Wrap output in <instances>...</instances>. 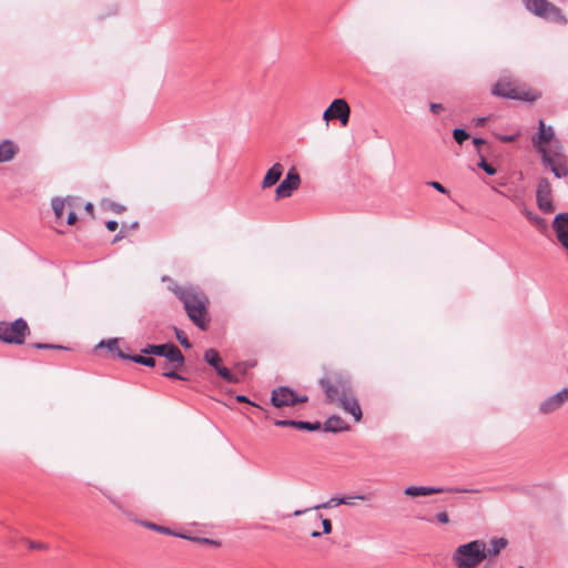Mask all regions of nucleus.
Segmentation results:
<instances>
[{
	"label": "nucleus",
	"mask_w": 568,
	"mask_h": 568,
	"mask_svg": "<svg viewBox=\"0 0 568 568\" xmlns=\"http://www.w3.org/2000/svg\"><path fill=\"white\" fill-rule=\"evenodd\" d=\"M342 501H343V499H338L337 496H333L328 500H326L322 504L310 507V509L320 510V509L333 508V507L341 506Z\"/></svg>",
	"instance_id": "28"
},
{
	"label": "nucleus",
	"mask_w": 568,
	"mask_h": 568,
	"mask_svg": "<svg viewBox=\"0 0 568 568\" xmlns=\"http://www.w3.org/2000/svg\"><path fill=\"white\" fill-rule=\"evenodd\" d=\"M110 206L111 210L115 213H122L125 211V206L116 202H112Z\"/></svg>",
	"instance_id": "50"
},
{
	"label": "nucleus",
	"mask_w": 568,
	"mask_h": 568,
	"mask_svg": "<svg viewBox=\"0 0 568 568\" xmlns=\"http://www.w3.org/2000/svg\"><path fill=\"white\" fill-rule=\"evenodd\" d=\"M351 109L346 100L342 98L334 99L328 108L323 113V120L328 122L336 119L341 122L342 126H346L349 121Z\"/></svg>",
	"instance_id": "11"
},
{
	"label": "nucleus",
	"mask_w": 568,
	"mask_h": 568,
	"mask_svg": "<svg viewBox=\"0 0 568 568\" xmlns=\"http://www.w3.org/2000/svg\"><path fill=\"white\" fill-rule=\"evenodd\" d=\"M301 185V175L297 170L293 166L288 169L285 178L278 183L275 189L276 200L290 197L295 190Z\"/></svg>",
	"instance_id": "13"
},
{
	"label": "nucleus",
	"mask_w": 568,
	"mask_h": 568,
	"mask_svg": "<svg viewBox=\"0 0 568 568\" xmlns=\"http://www.w3.org/2000/svg\"><path fill=\"white\" fill-rule=\"evenodd\" d=\"M31 346L36 349H59V351L68 349V347L59 345V344L41 343V342L32 343Z\"/></svg>",
	"instance_id": "33"
},
{
	"label": "nucleus",
	"mask_w": 568,
	"mask_h": 568,
	"mask_svg": "<svg viewBox=\"0 0 568 568\" xmlns=\"http://www.w3.org/2000/svg\"><path fill=\"white\" fill-rule=\"evenodd\" d=\"M18 152L17 144L9 139L0 142V163L11 161Z\"/></svg>",
	"instance_id": "23"
},
{
	"label": "nucleus",
	"mask_w": 568,
	"mask_h": 568,
	"mask_svg": "<svg viewBox=\"0 0 568 568\" xmlns=\"http://www.w3.org/2000/svg\"><path fill=\"white\" fill-rule=\"evenodd\" d=\"M477 489L459 488V487H443V486H415L410 485L404 489V494L409 497H420L434 494H463V493H478Z\"/></svg>",
	"instance_id": "10"
},
{
	"label": "nucleus",
	"mask_w": 568,
	"mask_h": 568,
	"mask_svg": "<svg viewBox=\"0 0 568 568\" xmlns=\"http://www.w3.org/2000/svg\"><path fill=\"white\" fill-rule=\"evenodd\" d=\"M298 430L305 432H317L323 429V424L318 420L308 422V420H298L296 422V428Z\"/></svg>",
	"instance_id": "27"
},
{
	"label": "nucleus",
	"mask_w": 568,
	"mask_h": 568,
	"mask_svg": "<svg viewBox=\"0 0 568 568\" xmlns=\"http://www.w3.org/2000/svg\"><path fill=\"white\" fill-rule=\"evenodd\" d=\"M429 110H430L432 113L438 114L440 111L444 110V105L442 103L430 102L429 103Z\"/></svg>",
	"instance_id": "45"
},
{
	"label": "nucleus",
	"mask_w": 568,
	"mask_h": 568,
	"mask_svg": "<svg viewBox=\"0 0 568 568\" xmlns=\"http://www.w3.org/2000/svg\"><path fill=\"white\" fill-rule=\"evenodd\" d=\"M349 425L338 415H331L323 423V430L326 433L338 434L349 430Z\"/></svg>",
	"instance_id": "19"
},
{
	"label": "nucleus",
	"mask_w": 568,
	"mask_h": 568,
	"mask_svg": "<svg viewBox=\"0 0 568 568\" xmlns=\"http://www.w3.org/2000/svg\"><path fill=\"white\" fill-rule=\"evenodd\" d=\"M120 358L123 361H130L139 365H143L150 368L155 367L156 361L152 355H144L140 352V354H128L120 353Z\"/></svg>",
	"instance_id": "21"
},
{
	"label": "nucleus",
	"mask_w": 568,
	"mask_h": 568,
	"mask_svg": "<svg viewBox=\"0 0 568 568\" xmlns=\"http://www.w3.org/2000/svg\"><path fill=\"white\" fill-rule=\"evenodd\" d=\"M552 229L558 242L568 251V212H560L556 214L552 220Z\"/></svg>",
	"instance_id": "16"
},
{
	"label": "nucleus",
	"mask_w": 568,
	"mask_h": 568,
	"mask_svg": "<svg viewBox=\"0 0 568 568\" xmlns=\"http://www.w3.org/2000/svg\"><path fill=\"white\" fill-rule=\"evenodd\" d=\"M541 164L549 169L557 179H562L568 175V168L565 164L557 163L551 155V152H541Z\"/></svg>",
	"instance_id": "18"
},
{
	"label": "nucleus",
	"mask_w": 568,
	"mask_h": 568,
	"mask_svg": "<svg viewBox=\"0 0 568 568\" xmlns=\"http://www.w3.org/2000/svg\"><path fill=\"white\" fill-rule=\"evenodd\" d=\"M452 559L457 568H476L485 560L484 540L475 539L459 545Z\"/></svg>",
	"instance_id": "3"
},
{
	"label": "nucleus",
	"mask_w": 568,
	"mask_h": 568,
	"mask_svg": "<svg viewBox=\"0 0 568 568\" xmlns=\"http://www.w3.org/2000/svg\"><path fill=\"white\" fill-rule=\"evenodd\" d=\"M141 524L149 528V529H152V530H155L158 532H161V534H164V535H169V536H175V537H180V538H189L186 534H181V532H174L171 528L169 527H165V526H160L158 524H154V523H151V521H141Z\"/></svg>",
	"instance_id": "26"
},
{
	"label": "nucleus",
	"mask_w": 568,
	"mask_h": 568,
	"mask_svg": "<svg viewBox=\"0 0 568 568\" xmlns=\"http://www.w3.org/2000/svg\"><path fill=\"white\" fill-rule=\"evenodd\" d=\"M297 419H275L274 425L277 427H292L296 428Z\"/></svg>",
	"instance_id": "39"
},
{
	"label": "nucleus",
	"mask_w": 568,
	"mask_h": 568,
	"mask_svg": "<svg viewBox=\"0 0 568 568\" xmlns=\"http://www.w3.org/2000/svg\"><path fill=\"white\" fill-rule=\"evenodd\" d=\"M187 539L189 540H192V541H195V542H200V544H205V545H212V546H220L221 542L217 541V540H214V539H211V538H206V537H192L190 535H187Z\"/></svg>",
	"instance_id": "35"
},
{
	"label": "nucleus",
	"mask_w": 568,
	"mask_h": 568,
	"mask_svg": "<svg viewBox=\"0 0 568 568\" xmlns=\"http://www.w3.org/2000/svg\"><path fill=\"white\" fill-rule=\"evenodd\" d=\"M318 385L324 390L328 402H333L342 395L353 394L351 377L343 372L333 373L332 378L322 377Z\"/></svg>",
	"instance_id": "5"
},
{
	"label": "nucleus",
	"mask_w": 568,
	"mask_h": 568,
	"mask_svg": "<svg viewBox=\"0 0 568 568\" xmlns=\"http://www.w3.org/2000/svg\"><path fill=\"white\" fill-rule=\"evenodd\" d=\"M139 226V222L138 221H134L132 222L131 224H126V229H130V230H134Z\"/></svg>",
	"instance_id": "56"
},
{
	"label": "nucleus",
	"mask_w": 568,
	"mask_h": 568,
	"mask_svg": "<svg viewBox=\"0 0 568 568\" xmlns=\"http://www.w3.org/2000/svg\"><path fill=\"white\" fill-rule=\"evenodd\" d=\"M178 368L179 367L174 366L173 369L164 371L162 373V376L165 378H169V379H174V381H186L187 378L184 377L182 374H180L178 372Z\"/></svg>",
	"instance_id": "34"
},
{
	"label": "nucleus",
	"mask_w": 568,
	"mask_h": 568,
	"mask_svg": "<svg viewBox=\"0 0 568 568\" xmlns=\"http://www.w3.org/2000/svg\"><path fill=\"white\" fill-rule=\"evenodd\" d=\"M311 509L310 508H306V509H296L294 513H293V516L295 517H298V516H302L303 514L310 511Z\"/></svg>",
	"instance_id": "54"
},
{
	"label": "nucleus",
	"mask_w": 568,
	"mask_h": 568,
	"mask_svg": "<svg viewBox=\"0 0 568 568\" xmlns=\"http://www.w3.org/2000/svg\"><path fill=\"white\" fill-rule=\"evenodd\" d=\"M478 168L481 169L486 174L493 176L497 173L495 166L488 163L483 154L479 156V162L477 163Z\"/></svg>",
	"instance_id": "32"
},
{
	"label": "nucleus",
	"mask_w": 568,
	"mask_h": 568,
	"mask_svg": "<svg viewBox=\"0 0 568 568\" xmlns=\"http://www.w3.org/2000/svg\"><path fill=\"white\" fill-rule=\"evenodd\" d=\"M536 203L538 209L549 214L555 211V204L551 195V185L546 178H540L536 190Z\"/></svg>",
	"instance_id": "12"
},
{
	"label": "nucleus",
	"mask_w": 568,
	"mask_h": 568,
	"mask_svg": "<svg viewBox=\"0 0 568 568\" xmlns=\"http://www.w3.org/2000/svg\"><path fill=\"white\" fill-rule=\"evenodd\" d=\"M283 171H284V168L281 163H274L265 173L263 180H262V189L265 190V189H268L273 185H275L282 174H283Z\"/></svg>",
	"instance_id": "20"
},
{
	"label": "nucleus",
	"mask_w": 568,
	"mask_h": 568,
	"mask_svg": "<svg viewBox=\"0 0 568 568\" xmlns=\"http://www.w3.org/2000/svg\"><path fill=\"white\" fill-rule=\"evenodd\" d=\"M568 400V387L561 388L559 392L544 399L538 407L540 414H550L559 409Z\"/></svg>",
	"instance_id": "15"
},
{
	"label": "nucleus",
	"mask_w": 568,
	"mask_h": 568,
	"mask_svg": "<svg viewBox=\"0 0 568 568\" xmlns=\"http://www.w3.org/2000/svg\"><path fill=\"white\" fill-rule=\"evenodd\" d=\"M141 353L144 355H152L164 357L166 359L165 366L172 365L176 367H184L185 356L181 349L172 342L161 344H146Z\"/></svg>",
	"instance_id": "6"
},
{
	"label": "nucleus",
	"mask_w": 568,
	"mask_h": 568,
	"mask_svg": "<svg viewBox=\"0 0 568 568\" xmlns=\"http://www.w3.org/2000/svg\"><path fill=\"white\" fill-rule=\"evenodd\" d=\"M95 348H105L108 349L109 352H111L114 356L119 357L120 358V353H124L120 347H119V341L118 338L113 337V338H109V339H101Z\"/></svg>",
	"instance_id": "25"
},
{
	"label": "nucleus",
	"mask_w": 568,
	"mask_h": 568,
	"mask_svg": "<svg viewBox=\"0 0 568 568\" xmlns=\"http://www.w3.org/2000/svg\"><path fill=\"white\" fill-rule=\"evenodd\" d=\"M524 8L532 16L551 23L566 26L568 19L564 11L549 0H521Z\"/></svg>",
	"instance_id": "4"
},
{
	"label": "nucleus",
	"mask_w": 568,
	"mask_h": 568,
	"mask_svg": "<svg viewBox=\"0 0 568 568\" xmlns=\"http://www.w3.org/2000/svg\"><path fill=\"white\" fill-rule=\"evenodd\" d=\"M518 136V133L515 134H498L497 138L499 141L504 143H510L514 142Z\"/></svg>",
	"instance_id": "42"
},
{
	"label": "nucleus",
	"mask_w": 568,
	"mask_h": 568,
	"mask_svg": "<svg viewBox=\"0 0 568 568\" xmlns=\"http://www.w3.org/2000/svg\"><path fill=\"white\" fill-rule=\"evenodd\" d=\"M562 150V145H561V142L559 140H555L554 141V151L551 153V155L555 158V156H558L560 155V152Z\"/></svg>",
	"instance_id": "48"
},
{
	"label": "nucleus",
	"mask_w": 568,
	"mask_h": 568,
	"mask_svg": "<svg viewBox=\"0 0 568 568\" xmlns=\"http://www.w3.org/2000/svg\"><path fill=\"white\" fill-rule=\"evenodd\" d=\"M126 229V223H122V227L121 230L114 235L113 240H112V243H116L119 242L120 240L124 239L125 236V233H124V230Z\"/></svg>",
	"instance_id": "46"
},
{
	"label": "nucleus",
	"mask_w": 568,
	"mask_h": 568,
	"mask_svg": "<svg viewBox=\"0 0 568 568\" xmlns=\"http://www.w3.org/2000/svg\"><path fill=\"white\" fill-rule=\"evenodd\" d=\"M105 226L108 231L114 232L118 229L119 223L115 220H109L106 221Z\"/></svg>",
	"instance_id": "51"
},
{
	"label": "nucleus",
	"mask_w": 568,
	"mask_h": 568,
	"mask_svg": "<svg viewBox=\"0 0 568 568\" xmlns=\"http://www.w3.org/2000/svg\"><path fill=\"white\" fill-rule=\"evenodd\" d=\"M556 140L555 130L551 125H546L544 120L538 121V130L531 136V143L541 155V152H550L547 145Z\"/></svg>",
	"instance_id": "14"
},
{
	"label": "nucleus",
	"mask_w": 568,
	"mask_h": 568,
	"mask_svg": "<svg viewBox=\"0 0 568 568\" xmlns=\"http://www.w3.org/2000/svg\"><path fill=\"white\" fill-rule=\"evenodd\" d=\"M162 282H169L168 288L183 303L184 310L192 323L202 331L207 329V303L205 294L199 293L194 287L184 288L170 276H162Z\"/></svg>",
	"instance_id": "1"
},
{
	"label": "nucleus",
	"mask_w": 568,
	"mask_h": 568,
	"mask_svg": "<svg viewBox=\"0 0 568 568\" xmlns=\"http://www.w3.org/2000/svg\"><path fill=\"white\" fill-rule=\"evenodd\" d=\"M508 540L504 537H495L490 540L489 547L487 548L486 542L484 541V552L485 559L490 557H496L500 554V551L506 548Z\"/></svg>",
	"instance_id": "22"
},
{
	"label": "nucleus",
	"mask_w": 568,
	"mask_h": 568,
	"mask_svg": "<svg viewBox=\"0 0 568 568\" xmlns=\"http://www.w3.org/2000/svg\"><path fill=\"white\" fill-rule=\"evenodd\" d=\"M30 328L23 317H18L12 322L0 321V342L10 345H22Z\"/></svg>",
	"instance_id": "7"
},
{
	"label": "nucleus",
	"mask_w": 568,
	"mask_h": 568,
	"mask_svg": "<svg viewBox=\"0 0 568 568\" xmlns=\"http://www.w3.org/2000/svg\"><path fill=\"white\" fill-rule=\"evenodd\" d=\"M236 400H237L239 403H247V404H250V405H252V406H255V407H256V408H258L260 410L265 412V418H268V414H267V412H266L262 406H260V405H257L256 403H254V402L250 400V398H248L246 395H237V396H236Z\"/></svg>",
	"instance_id": "36"
},
{
	"label": "nucleus",
	"mask_w": 568,
	"mask_h": 568,
	"mask_svg": "<svg viewBox=\"0 0 568 568\" xmlns=\"http://www.w3.org/2000/svg\"><path fill=\"white\" fill-rule=\"evenodd\" d=\"M30 549H47L48 545L40 541H28Z\"/></svg>",
	"instance_id": "47"
},
{
	"label": "nucleus",
	"mask_w": 568,
	"mask_h": 568,
	"mask_svg": "<svg viewBox=\"0 0 568 568\" xmlns=\"http://www.w3.org/2000/svg\"><path fill=\"white\" fill-rule=\"evenodd\" d=\"M173 329H174L175 338L180 343V345L182 347H184L185 349H190L192 347V344H191L189 337L186 336V334L176 326H174Z\"/></svg>",
	"instance_id": "29"
},
{
	"label": "nucleus",
	"mask_w": 568,
	"mask_h": 568,
	"mask_svg": "<svg viewBox=\"0 0 568 568\" xmlns=\"http://www.w3.org/2000/svg\"><path fill=\"white\" fill-rule=\"evenodd\" d=\"M436 520L439 524L446 525L449 523V516L446 511H440L436 515Z\"/></svg>",
	"instance_id": "44"
},
{
	"label": "nucleus",
	"mask_w": 568,
	"mask_h": 568,
	"mask_svg": "<svg viewBox=\"0 0 568 568\" xmlns=\"http://www.w3.org/2000/svg\"><path fill=\"white\" fill-rule=\"evenodd\" d=\"M51 206L52 211L54 213V216L57 219H61L63 215V209H64V200H62L59 196H55L51 200Z\"/></svg>",
	"instance_id": "30"
},
{
	"label": "nucleus",
	"mask_w": 568,
	"mask_h": 568,
	"mask_svg": "<svg viewBox=\"0 0 568 568\" xmlns=\"http://www.w3.org/2000/svg\"><path fill=\"white\" fill-rule=\"evenodd\" d=\"M322 535H324L323 531H318V530L311 531V537L312 538H320Z\"/></svg>",
	"instance_id": "55"
},
{
	"label": "nucleus",
	"mask_w": 568,
	"mask_h": 568,
	"mask_svg": "<svg viewBox=\"0 0 568 568\" xmlns=\"http://www.w3.org/2000/svg\"><path fill=\"white\" fill-rule=\"evenodd\" d=\"M77 221H78L77 213L73 210L69 211L68 216H67V224L73 225V224H75Z\"/></svg>",
	"instance_id": "49"
},
{
	"label": "nucleus",
	"mask_w": 568,
	"mask_h": 568,
	"mask_svg": "<svg viewBox=\"0 0 568 568\" xmlns=\"http://www.w3.org/2000/svg\"><path fill=\"white\" fill-rule=\"evenodd\" d=\"M317 518L321 519L324 535L332 532V521L328 518L323 517L322 514H317Z\"/></svg>",
	"instance_id": "37"
},
{
	"label": "nucleus",
	"mask_w": 568,
	"mask_h": 568,
	"mask_svg": "<svg viewBox=\"0 0 568 568\" xmlns=\"http://www.w3.org/2000/svg\"><path fill=\"white\" fill-rule=\"evenodd\" d=\"M308 397L306 395H300L296 390L288 386H278L272 389L270 404L275 408H282L306 403Z\"/></svg>",
	"instance_id": "8"
},
{
	"label": "nucleus",
	"mask_w": 568,
	"mask_h": 568,
	"mask_svg": "<svg viewBox=\"0 0 568 568\" xmlns=\"http://www.w3.org/2000/svg\"><path fill=\"white\" fill-rule=\"evenodd\" d=\"M453 138L457 144L462 145L466 140L470 138V135L465 129L455 128L453 130Z\"/></svg>",
	"instance_id": "31"
},
{
	"label": "nucleus",
	"mask_w": 568,
	"mask_h": 568,
	"mask_svg": "<svg viewBox=\"0 0 568 568\" xmlns=\"http://www.w3.org/2000/svg\"><path fill=\"white\" fill-rule=\"evenodd\" d=\"M474 121H475V124H476L477 126H481V125H484V124H485V122L487 121V118H485V116L476 118Z\"/></svg>",
	"instance_id": "53"
},
{
	"label": "nucleus",
	"mask_w": 568,
	"mask_h": 568,
	"mask_svg": "<svg viewBox=\"0 0 568 568\" xmlns=\"http://www.w3.org/2000/svg\"><path fill=\"white\" fill-rule=\"evenodd\" d=\"M84 211L90 214L92 217L94 216V205L91 202H87L84 205Z\"/></svg>",
	"instance_id": "52"
},
{
	"label": "nucleus",
	"mask_w": 568,
	"mask_h": 568,
	"mask_svg": "<svg viewBox=\"0 0 568 568\" xmlns=\"http://www.w3.org/2000/svg\"><path fill=\"white\" fill-rule=\"evenodd\" d=\"M338 499H343L342 505H353V499L366 500L368 497L366 495H355L338 497Z\"/></svg>",
	"instance_id": "40"
},
{
	"label": "nucleus",
	"mask_w": 568,
	"mask_h": 568,
	"mask_svg": "<svg viewBox=\"0 0 568 568\" xmlns=\"http://www.w3.org/2000/svg\"><path fill=\"white\" fill-rule=\"evenodd\" d=\"M427 185L435 189L436 191H438L442 194L448 193V190L442 183H439L437 181H429V182H427Z\"/></svg>",
	"instance_id": "41"
},
{
	"label": "nucleus",
	"mask_w": 568,
	"mask_h": 568,
	"mask_svg": "<svg viewBox=\"0 0 568 568\" xmlns=\"http://www.w3.org/2000/svg\"><path fill=\"white\" fill-rule=\"evenodd\" d=\"M471 141H473V144L476 148L478 154L480 155L481 154L480 148H481V145L486 144V140L480 136H474Z\"/></svg>",
	"instance_id": "43"
},
{
	"label": "nucleus",
	"mask_w": 568,
	"mask_h": 568,
	"mask_svg": "<svg viewBox=\"0 0 568 568\" xmlns=\"http://www.w3.org/2000/svg\"><path fill=\"white\" fill-rule=\"evenodd\" d=\"M255 364H256V362H255V361H246V362L237 363V364L235 365V367H236V369H237L241 374H245V373H246V371H247L248 368L254 367V366H255Z\"/></svg>",
	"instance_id": "38"
},
{
	"label": "nucleus",
	"mask_w": 568,
	"mask_h": 568,
	"mask_svg": "<svg viewBox=\"0 0 568 568\" xmlns=\"http://www.w3.org/2000/svg\"><path fill=\"white\" fill-rule=\"evenodd\" d=\"M491 94L508 100H518L525 102H535L541 94L531 90H520L514 87V79L509 71H503L498 81L491 89Z\"/></svg>",
	"instance_id": "2"
},
{
	"label": "nucleus",
	"mask_w": 568,
	"mask_h": 568,
	"mask_svg": "<svg viewBox=\"0 0 568 568\" xmlns=\"http://www.w3.org/2000/svg\"><path fill=\"white\" fill-rule=\"evenodd\" d=\"M203 361L211 366L224 382L229 384H236L240 382L239 377L233 374L227 367L222 365V357L215 348H209L203 354Z\"/></svg>",
	"instance_id": "9"
},
{
	"label": "nucleus",
	"mask_w": 568,
	"mask_h": 568,
	"mask_svg": "<svg viewBox=\"0 0 568 568\" xmlns=\"http://www.w3.org/2000/svg\"><path fill=\"white\" fill-rule=\"evenodd\" d=\"M524 215L529 220L531 223L536 225L539 232L546 233L548 231V222L546 219L539 216L531 210H528L527 207H524L523 210Z\"/></svg>",
	"instance_id": "24"
},
{
	"label": "nucleus",
	"mask_w": 568,
	"mask_h": 568,
	"mask_svg": "<svg viewBox=\"0 0 568 568\" xmlns=\"http://www.w3.org/2000/svg\"><path fill=\"white\" fill-rule=\"evenodd\" d=\"M339 400L342 408L349 413L355 422H361L363 417L361 405L356 397L352 395H342L336 397Z\"/></svg>",
	"instance_id": "17"
}]
</instances>
